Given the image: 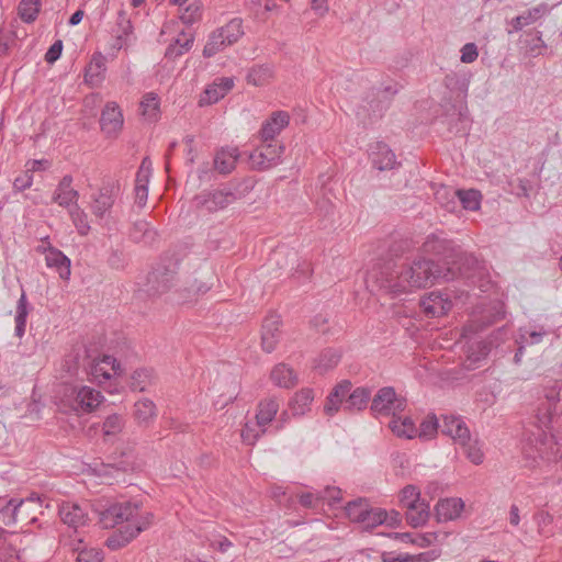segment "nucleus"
Listing matches in <instances>:
<instances>
[{
  "label": "nucleus",
  "instance_id": "obj_1",
  "mask_svg": "<svg viewBox=\"0 0 562 562\" xmlns=\"http://www.w3.org/2000/svg\"><path fill=\"white\" fill-rule=\"evenodd\" d=\"M378 286L394 296L426 288L439 279H453L452 271L441 269L434 260L418 258L411 265H384L379 272L372 274Z\"/></svg>",
  "mask_w": 562,
  "mask_h": 562
},
{
  "label": "nucleus",
  "instance_id": "obj_2",
  "mask_svg": "<svg viewBox=\"0 0 562 562\" xmlns=\"http://www.w3.org/2000/svg\"><path fill=\"white\" fill-rule=\"evenodd\" d=\"M560 387L554 385L544 395L537 409V426L541 432L535 437V451L527 454L535 461L539 458L548 462L562 460L559 441L562 439V413L558 414Z\"/></svg>",
  "mask_w": 562,
  "mask_h": 562
},
{
  "label": "nucleus",
  "instance_id": "obj_3",
  "mask_svg": "<svg viewBox=\"0 0 562 562\" xmlns=\"http://www.w3.org/2000/svg\"><path fill=\"white\" fill-rule=\"evenodd\" d=\"M153 514L140 512V505L136 502L113 503L99 512V521L103 528H114L124 524L114 531L105 541L111 550H119L128 544L142 531L148 529L153 522Z\"/></svg>",
  "mask_w": 562,
  "mask_h": 562
},
{
  "label": "nucleus",
  "instance_id": "obj_4",
  "mask_svg": "<svg viewBox=\"0 0 562 562\" xmlns=\"http://www.w3.org/2000/svg\"><path fill=\"white\" fill-rule=\"evenodd\" d=\"M179 261L175 258H164L147 277V292L150 295L169 293V300L176 304L196 301L198 296L206 293L210 286L196 279L180 281L178 279Z\"/></svg>",
  "mask_w": 562,
  "mask_h": 562
},
{
  "label": "nucleus",
  "instance_id": "obj_5",
  "mask_svg": "<svg viewBox=\"0 0 562 562\" xmlns=\"http://www.w3.org/2000/svg\"><path fill=\"white\" fill-rule=\"evenodd\" d=\"M425 255L436 256L449 263H460L459 269L465 278L472 279L484 270L482 262L472 254L462 252L452 240L439 234H430L422 245Z\"/></svg>",
  "mask_w": 562,
  "mask_h": 562
},
{
  "label": "nucleus",
  "instance_id": "obj_6",
  "mask_svg": "<svg viewBox=\"0 0 562 562\" xmlns=\"http://www.w3.org/2000/svg\"><path fill=\"white\" fill-rule=\"evenodd\" d=\"M406 407V400L397 396L392 386L380 389L371 402V411L375 416H395Z\"/></svg>",
  "mask_w": 562,
  "mask_h": 562
},
{
  "label": "nucleus",
  "instance_id": "obj_7",
  "mask_svg": "<svg viewBox=\"0 0 562 562\" xmlns=\"http://www.w3.org/2000/svg\"><path fill=\"white\" fill-rule=\"evenodd\" d=\"M261 143V146L256 148L249 155V160L252 168L257 170H267L280 164L285 148L281 142Z\"/></svg>",
  "mask_w": 562,
  "mask_h": 562
},
{
  "label": "nucleus",
  "instance_id": "obj_8",
  "mask_svg": "<svg viewBox=\"0 0 562 562\" xmlns=\"http://www.w3.org/2000/svg\"><path fill=\"white\" fill-rule=\"evenodd\" d=\"M236 196L231 191L214 190L204 191L193 199V204L196 209L205 210L207 212H216L233 203Z\"/></svg>",
  "mask_w": 562,
  "mask_h": 562
},
{
  "label": "nucleus",
  "instance_id": "obj_9",
  "mask_svg": "<svg viewBox=\"0 0 562 562\" xmlns=\"http://www.w3.org/2000/svg\"><path fill=\"white\" fill-rule=\"evenodd\" d=\"M369 159L372 167L379 171L392 170L401 166L390 146L380 140L370 144Z\"/></svg>",
  "mask_w": 562,
  "mask_h": 562
},
{
  "label": "nucleus",
  "instance_id": "obj_10",
  "mask_svg": "<svg viewBox=\"0 0 562 562\" xmlns=\"http://www.w3.org/2000/svg\"><path fill=\"white\" fill-rule=\"evenodd\" d=\"M27 507H40L38 496L31 495L24 499L10 498L7 504L0 508V522L4 526H12L20 521V516L24 514Z\"/></svg>",
  "mask_w": 562,
  "mask_h": 562
},
{
  "label": "nucleus",
  "instance_id": "obj_11",
  "mask_svg": "<svg viewBox=\"0 0 562 562\" xmlns=\"http://www.w3.org/2000/svg\"><path fill=\"white\" fill-rule=\"evenodd\" d=\"M70 397L72 398V408L78 413L92 412L103 400L102 394L90 386L72 387Z\"/></svg>",
  "mask_w": 562,
  "mask_h": 562
},
{
  "label": "nucleus",
  "instance_id": "obj_12",
  "mask_svg": "<svg viewBox=\"0 0 562 562\" xmlns=\"http://www.w3.org/2000/svg\"><path fill=\"white\" fill-rule=\"evenodd\" d=\"M420 307L427 317H441L452 308V301L448 294L432 291L420 300Z\"/></svg>",
  "mask_w": 562,
  "mask_h": 562
},
{
  "label": "nucleus",
  "instance_id": "obj_13",
  "mask_svg": "<svg viewBox=\"0 0 562 562\" xmlns=\"http://www.w3.org/2000/svg\"><path fill=\"white\" fill-rule=\"evenodd\" d=\"M124 119L122 111L116 102H108L102 112L100 117V126L101 131L108 136V137H116L122 127H123Z\"/></svg>",
  "mask_w": 562,
  "mask_h": 562
},
{
  "label": "nucleus",
  "instance_id": "obj_14",
  "mask_svg": "<svg viewBox=\"0 0 562 562\" xmlns=\"http://www.w3.org/2000/svg\"><path fill=\"white\" fill-rule=\"evenodd\" d=\"M120 371V363L112 356H103L101 359H94L89 364L88 374L90 381L102 384L110 380L112 375Z\"/></svg>",
  "mask_w": 562,
  "mask_h": 562
},
{
  "label": "nucleus",
  "instance_id": "obj_15",
  "mask_svg": "<svg viewBox=\"0 0 562 562\" xmlns=\"http://www.w3.org/2000/svg\"><path fill=\"white\" fill-rule=\"evenodd\" d=\"M440 425L441 432L453 439L456 445H465L469 440L470 430L461 416L442 415Z\"/></svg>",
  "mask_w": 562,
  "mask_h": 562
},
{
  "label": "nucleus",
  "instance_id": "obj_16",
  "mask_svg": "<svg viewBox=\"0 0 562 562\" xmlns=\"http://www.w3.org/2000/svg\"><path fill=\"white\" fill-rule=\"evenodd\" d=\"M290 115L285 111L273 112L260 128L261 142H279L277 136L289 125Z\"/></svg>",
  "mask_w": 562,
  "mask_h": 562
},
{
  "label": "nucleus",
  "instance_id": "obj_17",
  "mask_svg": "<svg viewBox=\"0 0 562 562\" xmlns=\"http://www.w3.org/2000/svg\"><path fill=\"white\" fill-rule=\"evenodd\" d=\"M115 190L116 188L113 184L108 183L92 194L91 211L97 217L103 218L112 209L115 201Z\"/></svg>",
  "mask_w": 562,
  "mask_h": 562
},
{
  "label": "nucleus",
  "instance_id": "obj_18",
  "mask_svg": "<svg viewBox=\"0 0 562 562\" xmlns=\"http://www.w3.org/2000/svg\"><path fill=\"white\" fill-rule=\"evenodd\" d=\"M352 384L348 380H342L329 392L324 412L328 416H334L340 408L344 409L348 393L351 391Z\"/></svg>",
  "mask_w": 562,
  "mask_h": 562
},
{
  "label": "nucleus",
  "instance_id": "obj_19",
  "mask_svg": "<svg viewBox=\"0 0 562 562\" xmlns=\"http://www.w3.org/2000/svg\"><path fill=\"white\" fill-rule=\"evenodd\" d=\"M60 519L65 525L77 531L85 527L88 521L87 510L78 504L65 503L59 508Z\"/></svg>",
  "mask_w": 562,
  "mask_h": 562
},
{
  "label": "nucleus",
  "instance_id": "obj_20",
  "mask_svg": "<svg viewBox=\"0 0 562 562\" xmlns=\"http://www.w3.org/2000/svg\"><path fill=\"white\" fill-rule=\"evenodd\" d=\"M551 12L548 3H539L538 5L524 11L510 21V25L515 32L521 31L524 27L537 23Z\"/></svg>",
  "mask_w": 562,
  "mask_h": 562
},
{
  "label": "nucleus",
  "instance_id": "obj_21",
  "mask_svg": "<svg viewBox=\"0 0 562 562\" xmlns=\"http://www.w3.org/2000/svg\"><path fill=\"white\" fill-rule=\"evenodd\" d=\"M134 27L125 11L121 10L117 14L115 38L113 48L120 50L127 48L134 42Z\"/></svg>",
  "mask_w": 562,
  "mask_h": 562
},
{
  "label": "nucleus",
  "instance_id": "obj_22",
  "mask_svg": "<svg viewBox=\"0 0 562 562\" xmlns=\"http://www.w3.org/2000/svg\"><path fill=\"white\" fill-rule=\"evenodd\" d=\"M71 183L72 177L69 175L64 176L53 194V201L66 209L78 204L79 193L71 188Z\"/></svg>",
  "mask_w": 562,
  "mask_h": 562
},
{
  "label": "nucleus",
  "instance_id": "obj_23",
  "mask_svg": "<svg viewBox=\"0 0 562 562\" xmlns=\"http://www.w3.org/2000/svg\"><path fill=\"white\" fill-rule=\"evenodd\" d=\"M106 71V58L101 53H94L85 69V82L91 87H99Z\"/></svg>",
  "mask_w": 562,
  "mask_h": 562
},
{
  "label": "nucleus",
  "instance_id": "obj_24",
  "mask_svg": "<svg viewBox=\"0 0 562 562\" xmlns=\"http://www.w3.org/2000/svg\"><path fill=\"white\" fill-rule=\"evenodd\" d=\"M280 317L271 315L263 321L261 330V346L262 349L270 353L272 352L280 339Z\"/></svg>",
  "mask_w": 562,
  "mask_h": 562
},
{
  "label": "nucleus",
  "instance_id": "obj_25",
  "mask_svg": "<svg viewBox=\"0 0 562 562\" xmlns=\"http://www.w3.org/2000/svg\"><path fill=\"white\" fill-rule=\"evenodd\" d=\"M464 508V503L461 498H445L440 499L435 506V516L438 522H446L457 519Z\"/></svg>",
  "mask_w": 562,
  "mask_h": 562
},
{
  "label": "nucleus",
  "instance_id": "obj_26",
  "mask_svg": "<svg viewBox=\"0 0 562 562\" xmlns=\"http://www.w3.org/2000/svg\"><path fill=\"white\" fill-rule=\"evenodd\" d=\"M402 507L406 509V521L413 528L424 526L429 519V503L423 498H419L417 502L407 503Z\"/></svg>",
  "mask_w": 562,
  "mask_h": 562
},
{
  "label": "nucleus",
  "instance_id": "obj_27",
  "mask_svg": "<svg viewBox=\"0 0 562 562\" xmlns=\"http://www.w3.org/2000/svg\"><path fill=\"white\" fill-rule=\"evenodd\" d=\"M280 398L270 396L262 398L257 406L256 420L259 428H267L276 418L280 408Z\"/></svg>",
  "mask_w": 562,
  "mask_h": 562
},
{
  "label": "nucleus",
  "instance_id": "obj_28",
  "mask_svg": "<svg viewBox=\"0 0 562 562\" xmlns=\"http://www.w3.org/2000/svg\"><path fill=\"white\" fill-rule=\"evenodd\" d=\"M549 334L550 331L540 325L519 327L515 344L521 345L525 348L539 345Z\"/></svg>",
  "mask_w": 562,
  "mask_h": 562
},
{
  "label": "nucleus",
  "instance_id": "obj_29",
  "mask_svg": "<svg viewBox=\"0 0 562 562\" xmlns=\"http://www.w3.org/2000/svg\"><path fill=\"white\" fill-rule=\"evenodd\" d=\"M194 43V34L192 32L181 31L178 36L168 45L165 57L168 59H177L188 53Z\"/></svg>",
  "mask_w": 562,
  "mask_h": 562
},
{
  "label": "nucleus",
  "instance_id": "obj_30",
  "mask_svg": "<svg viewBox=\"0 0 562 562\" xmlns=\"http://www.w3.org/2000/svg\"><path fill=\"white\" fill-rule=\"evenodd\" d=\"M45 262L48 268L55 269L60 279L68 280L71 273L70 259L58 248L52 249L45 256Z\"/></svg>",
  "mask_w": 562,
  "mask_h": 562
},
{
  "label": "nucleus",
  "instance_id": "obj_31",
  "mask_svg": "<svg viewBox=\"0 0 562 562\" xmlns=\"http://www.w3.org/2000/svg\"><path fill=\"white\" fill-rule=\"evenodd\" d=\"M131 238L135 243L153 245L158 238L157 231L145 220L136 221L131 231Z\"/></svg>",
  "mask_w": 562,
  "mask_h": 562
},
{
  "label": "nucleus",
  "instance_id": "obj_32",
  "mask_svg": "<svg viewBox=\"0 0 562 562\" xmlns=\"http://www.w3.org/2000/svg\"><path fill=\"white\" fill-rule=\"evenodd\" d=\"M313 401V389L304 387L293 395L289 403V407L294 416H302L311 409Z\"/></svg>",
  "mask_w": 562,
  "mask_h": 562
},
{
  "label": "nucleus",
  "instance_id": "obj_33",
  "mask_svg": "<svg viewBox=\"0 0 562 562\" xmlns=\"http://www.w3.org/2000/svg\"><path fill=\"white\" fill-rule=\"evenodd\" d=\"M370 396L371 391L368 387H356L348 393L344 411L353 413L364 409L369 403Z\"/></svg>",
  "mask_w": 562,
  "mask_h": 562
},
{
  "label": "nucleus",
  "instance_id": "obj_34",
  "mask_svg": "<svg viewBox=\"0 0 562 562\" xmlns=\"http://www.w3.org/2000/svg\"><path fill=\"white\" fill-rule=\"evenodd\" d=\"M341 352L334 348L324 349L315 359L313 368L321 374L333 370L340 361Z\"/></svg>",
  "mask_w": 562,
  "mask_h": 562
},
{
  "label": "nucleus",
  "instance_id": "obj_35",
  "mask_svg": "<svg viewBox=\"0 0 562 562\" xmlns=\"http://www.w3.org/2000/svg\"><path fill=\"white\" fill-rule=\"evenodd\" d=\"M389 426L400 438L414 439L417 437V427L411 417L392 416Z\"/></svg>",
  "mask_w": 562,
  "mask_h": 562
},
{
  "label": "nucleus",
  "instance_id": "obj_36",
  "mask_svg": "<svg viewBox=\"0 0 562 562\" xmlns=\"http://www.w3.org/2000/svg\"><path fill=\"white\" fill-rule=\"evenodd\" d=\"M239 157L237 148H227L220 150L214 158V168L223 175H227L235 169Z\"/></svg>",
  "mask_w": 562,
  "mask_h": 562
},
{
  "label": "nucleus",
  "instance_id": "obj_37",
  "mask_svg": "<svg viewBox=\"0 0 562 562\" xmlns=\"http://www.w3.org/2000/svg\"><path fill=\"white\" fill-rule=\"evenodd\" d=\"M270 376L277 386L284 389L293 387L297 382V378L293 369L284 363L277 364L272 369Z\"/></svg>",
  "mask_w": 562,
  "mask_h": 562
},
{
  "label": "nucleus",
  "instance_id": "obj_38",
  "mask_svg": "<svg viewBox=\"0 0 562 562\" xmlns=\"http://www.w3.org/2000/svg\"><path fill=\"white\" fill-rule=\"evenodd\" d=\"M156 405L148 398H142L134 405V417L138 425L147 426L156 418Z\"/></svg>",
  "mask_w": 562,
  "mask_h": 562
},
{
  "label": "nucleus",
  "instance_id": "obj_39",
  "mask_svg": "<svg viewBox=\"0 0 562 562\" xmlns=\"http://www.w3.org/2000/svg\"><path fill=\"white\" fill-rule=\"evenodd\" d=\"M156 376L153 369L135 370L131 376V389L133 391L145 392L155 383Z\"/></svg>",
  "mask_w": 562,
  "mask_h": 562
},
{
  "label": "nucleus",
  "instance_id": "obj_40",
  "mask_svg": "<svg viewBox=\"0 0 562 562\" xmlns=\"http://www.w3.org/2000/svg\"><path fill=\"white\" fill-rule=\"evenodd\" d=\"M27 315H29V303H27L25 293L22 292V294L16 303V311H15V317H14V322H15L14 334L19 338H22L25 334Z\"/></svg>",
  "mask_w": 562,
  "mask_h": 562
},
{
  "label": "nucleus",
  "instance_id": "obj_41",
  "mask_svg": "<svg viewBox=\"0 0 562 562\" xmlns=\"http://www.w3.org/2000/svg\"><path fill=\"white\" fill-rule=\"evenodd\" d=\"M526 53L531 57H537L543 54L547 49V44L542 38V32L532 31L526 33V38L524 40Z\"/></svg>",
  "mask_w": 562,
  "mask_h": 562
},
{
  "label": "nucleus",
  "instance_id": "obj_42",
  "mask_svg": "<svg viewBox=\"0 0 562 562\" xmlns=\"http://www.w3.org/2000/svg\"><path fill=\"white\" fill-rule=\"evenodd\" d=\"M481 200L482 194L479 190H457V202L459 201L467 211H477L481 207Z\"/></svg>",
  "mask_w": 562,
  "mask_h": 562
},
{
  "label": "nucleus",
  "instance_id": "obj_43",
  "mask_svg": "<svg viewBox=\"0 0 562 562\" xmlns=\"http://www.w3.org/2000/svg\"><path fill=\"white\" fill-rule=\"evenodd\" d=\"M218 31L224 37L225 43H228L231 46L238 42V40L244 35L243 20L234 18L224 26L220 27Z\"/></svg>",
  "mask_w": 562,
  "mask_h": 562
},
{
  "label": "nucleus",
  "instance_id": "obj_44",
  "mask_svg": "<svg viewBox=\"0 0 562 562\" xmlns=\"http://www.w3.org/2000/svg\"><path fill=\"white\" fill-rule=\"evenodd\" d=\"M142 115L150 122L157 121L159 116V98L154 92H148L140 101Z\"/></svg>",
  "mask_w": 562,
  "mask_h": 562
},
{
  "label": "nucleus",
  "instance_id": "obj_45",
  "mask_svg": "<svg viewBox=\"0 0 562 562\" xmlns=\"http://www.w3.org/2000/svg\"><path fill=\"white\" fill-rule=\"evenodd\" d=\"M41 9V0H21L18 7V13L25 23H32L36 20Z\"/></svg>",
  "mask_w": 562,
  "mask_h": 562
},
{
  "label": "nucleus",
  "instance_id": "obj_46",
  "mask_svg": "<svg viewBox=\"0 0 562 562\" xmlns=\"http://www.w3.org/2000/svg\"><path fill=\"white\" fill-rule=\"evenodd\" d=\"M389 518L387 512L379 507H370L360 524L366 530L383 525Z\"/></svg>",
  "mask_w": 562,
  "mask_h": 562
},
{
  "label": "nucleus",
  "instance_id": "obj_47",
  "mask_svg": "<svg viewBox=\"0 0 562 562\" xmlns=\"http://www.w3.org/2000/svg\"><path fill=\"white\" fill-rule=\"evenodd\" d=\"M458 446L462 449V452L473 464L479 465L484 461L482 445L477 439H472L471 435L469 436V440L465 442V445Z\"/></svg>",
  "mask_w": 562,
  "mask_h": 562
},
{
  "label": "nucleus",
  "instance_id": "obj_48",
  "mask_svg": "<svg viewBox=\"0 0 562 562\" xmlns=\"http://www.w3.org/2000/svg\"><path fill=\"white\" fill-rule=\"evenodd\" d=\"M371 506L369 505V503L363 499V498H358L356 501H351L349 502L345 509H346V515L347 517L351 520V521H355V522H359L361 520H364V515L367 514L368 509L370 508Z\"/></svg>",
  "mask_w": 562,
  "mask_h": 562
},
{
  "label": "nucleus",
  "instance_id": "obj_49",
  "mask_svg": "<svg viewBox=\"0 0 562 562\" xmlns=\"http://www.w3.org/2000/svg\"><path fill=\"white\" fill-rule=\"evenodd\" d=\"M440 427L439 420L435 414L428 415L417 428V437L422 440L432 439Z\"/></svg>",
  "mask_w": 562,
  "mask_h": 562
},
{
  "label": "nucleus",
  "instance_id": "obj_50",
  "mask_svg": "<svg viewBox=\"0 0 562 562\" xmlns=\"http://www.w3.org/2000/svg\"><path fill=\"white\" fill-rule=\"evenodd\" d=\"M226 46L229 45L228 43H225L224 37L217 29L209 36V40L203 48V56L206 58L213 57L218 52L223 50Z\"/></svg>",
  "mask_w": 562,
  "mask_h": 562
},
{
  "label": "nucleus",
  "instance_id": "obj_51",
  "mask_svg": "<svg viewBox=\"0 0 562 562\" xmlns=\"http://www.w3.org/2000/svg\"><path fill=\"white\" fill-rule=\"evenodd\" d=\"M68 210L70 218L75 227L77 228V232L81 236L88 235V233L90 232V225L88 222L87 213L78 204Z\"/></svg>",
  "mask_w": 562,
  "mask_h": 562
},
{
  "label": "nucleus",
  "instance_id": "obj_52",
  "mask_svg": "<svg viewBox=\"0 0 562 562\" xmlns=\"http://www.w3.org/2000/svg\"><path fill=\"white\" fill-rule=\"evenodd\" d=\"M435 198L447 211L452 212L457 207V190L449 187H441L435 193Z\"/></svg>",
  "mask_w": 562,
  "mask_h": 562
},
{
  "label": "nucleus",
  "instance_id": "obj_53",
  "mask_svg": "<svg viewBox=\"0 0 562 562\" xmlns=\"http://www.w3.org/2000/svg\"><path fill=\"white\" fill-rule=\"evenodd\" d=\"M271 76H272V71H271L270 67L259 65V66L252 67L248 71L247 81L250 85L259 87V86L266 85L269 81V79L271 78Z\"/></svg>",
  "mask_w": 562,
  "mask_h": 562
},
{
  "label": "nucleus",
  "instance_id": "obj_54",
  "mask_svg": "<svg viewBox=\"0 0 562 562\" xmlns=\"http://www.w3.org/2000/svg\"><path fill=\"white\" fill-rule=\"evenodd\" d=\"M202 11L198 0L190 1L180 10L179 19L183 24L191 25L201 19Z\"/></svg>",
  "mask_w": 562,
  "mask_h": 562
},
{
  "label": "nucleus",
  "instance_id": "obj_55",
  "mask_svg": "<svg viewBox=\"0 0 562 562\" xmlns=\"http://www.w3.org/2000/svg\"><path fill=\"white\" fill-rule=\"evenodd\" d=\"M81 540L78 541V546L74 547V550L78 553L77 562H102L103 552L101 549L80 547Z\"/></svg>",
  "mask_w": 562,
  "mask_h": 562
},
{
  "label": "nucleus",
  "instance_id": "obj_56",
  "mask_svg": "<svg viewBox=\"0 0 562 562\" xmlns=\"http://www.w3.org/2000/svg\"><path fill=\"white\" fill-rule=\"evenodd\" d=\"M490 352L488 346L483 341H476L469 346L468 349V361L470 364H467L468 369L472 368V364L484 359Z\"/></svg>",
  "mask_w": 562,
  "mask_h": 562
},
{
  "label": "nucleus",
  "instance_id": "obj_57",
  "mask_svg": "<svg viewBox=\"0 0 562 562\" xmlns=\"http://www.w3.org/2000/svg\"><path fill=\"white\" fill-rule=\"evenodd\" d=\"M267 432V428H259L257 423L255 425L246 423L241 429V439L246 445L254 446L258 439Z\"/></svg>",
  "mask_w": 562,
  "mask_h": 562
},
{
  "label": "nucleus",
  "instance_id": "obj_58",
  "mask_svg": "<svg viewBox=\"0 0 562 562\" xmlns=\"http://www.w3.org/2000/svg\"><path fill=\"white\" fill-rule=\"evenodd\" d=\"M124 419L121 415L112 414L103 422V434L105 436H114L122 431Z\"/></svg>",
  "mask_w": 562,
  "mask_h": 562
},
{
  "label": "nucleus",
  "instance_id": "obj_59",
  "mask_svg": "<svg viewBox=\"0 0 562 562\" xmlns=\"http://www.w3.org/2000/svg\"><path fill=\"white\" fill-rule=\"evenodd\" d=\"M224 97L225 94L222 92L221 88H218L217 85L213 82L204 90L203 94L200 98L199 104L201 106L210 105L216 103Z\"/></svg>",
  "mask_w": 562,
  "mask_h": 562
},
{
  "label": "nucleus",
  "instance_id": "obj_60",
  "mask_svg": "<svg viewBox=\"0 0 562 562\" xmlns=\"http://www.w3.org/2000/svg\"><path fill=\"white\" fill-rule=\"evenodd\" d=\"M419 498H422L419 488L412 484L403 487L400 493V502L402 506L407 503L417 502Z\"/></svg>",
  "mask_w": 562,
  "mask_h": 562
},
{
  "label": "nucleus",
  "instance_id": "obj_61",
  "mask_svg": "<svg viewBox=\"0 0 562 562\" xmlns=\"http://www.w3.org/2000/svg\"><path fill=\"white\" fill-rule=\"evenodd\" d=\"M533 519L538 526L539 533L548 535V531L546 530V528L552 524V521H553L552 515L549 512L540 510L535 514Z\"/></svg>",
  "mask_w": 562,
  "mask_h": 562
},
{
  "label": "nucleus",
  "instance_id": "obj_62",
  "mask_svg": "<svg viewBox=\"0 0 562 562\" xmlns=\"http://www.w3.org/2000/svg\"><path fill=\"white\" fill-rule=\"evenodd\" d=\"M479 56L477 47L474 43H467L461 48V61L464 64H471L476 60Z\"/></svg>",
  "mask_w": 562,
  "mask_h": 562
},
{
  "label": "nucleus",
  "instance_id": "obj_63",
  "mask_svg": "<svg viewBox=\"0 0 562 562\" xmlns=\"http://www.w3.org/2000/svg\"><path fill=\"white\" fill-rule=\"evenodd\" d=\"M437 538V532L415 533L413 544H416L419 548H426L432 544Z\"/></svg>",
  "mask_w": 562,
  "mask_h": 562
},
{
  "label": "nucleus",
  "instance_id": "obj_64",
  "mask_svg": "<svg viewBox=\"0 0 562 562\" xmlns=\"http://www.w3.org/2000/svg\"><path fill=\"white\" fill-rule=\"evenodd\" d=\"M441 554L440 549H431L419 554L412 555V562H432L437 560Z\"/></svg>",
  "mask_w": 562,
  "mask_h": 562
}]
</instances>
